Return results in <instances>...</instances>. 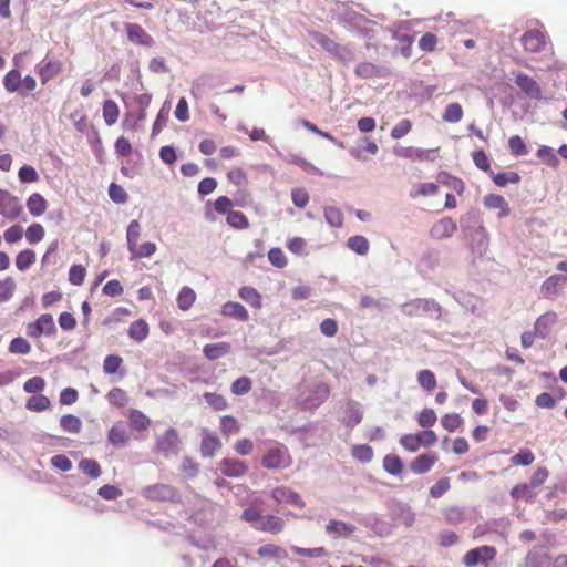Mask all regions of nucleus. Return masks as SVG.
I'll list each match as a JSON object with an SVG mask.
<instances>
[{
	"label": "nucleus",
	"instance_id": "23",
	"mask_svg": "<svg viewBox=\"0 0 567 567\" xmlns=\"http://www.w3.org/2000/svg\"><path fill=\"white\" fill-rule=\"evenodd\" d=\"M566 281L567 277L565 275H551L543 282L540 292L545 298H553Z\"/></svg>",
	"mask_w": 567,
	"mask_h": 567
},
{
	"label": "nucleus",
	"instance_id": "52",
	"mask_svg": "<svg viewBox=\"0 0 567 567\" xmlns=\"http://www.w3.org/2000/svg\"><path fill=\"white\" fill-rule=\"evenodd\" d=\"M439 183L446 184L449 187L454 189L458 195H461L465 189V184L461 178L452 176L445 172L439 174Z\"/></svg>",
	"mask_w": 567,
	"mask_h": 567
},
{
	"label": "nucleus",
	"instance_id": "40",
	"mask_svg": "<svg viewBox=\"0 0 567 567\" xmlns=\"http://www.w3.org/2000/svg\"><path fill=\"white\" fill-rule=\"evenodd\" d=\"M239 297L255 309L261 308V296L255 288L250 286L241 287L239 289Z\"/></svg>",
	"mask_w": 567,
	"mask_h": 567
},
{
	"label": "nucleus",
	"instance_id": "24",
	"mask_svg": "<svg viewBox=\"0 0 567 567\" xmlns=\"http://www.w3.org/2000/svg\"><path fill=\"white\" fill-rule=\"evenodd\" d=\"M557 321V315L555 312H546L537 318L535 324H534V331L537 334V337L544 339L546 338L551 327Z\"/></svg>",
	"mask_w": 567,
	"mask_h": 567
},
{
	"label": "nucleus",
	"instance_id": "12",
	"mask_svg": "<svg viewBox=\"0 0 567 567\" xmlns=\"http://www.w3.org/2000/svg\"><path fill=\"white\" fill-rule=\"evenodd\" d=\"M124 29L126 31L127 40L131 43L148 48L154 44L153 37L148 34L140 24L126 22L124 23Z\"/></svg>",
	"mask_w": 567,
	"mask_h": 567
},
{
	"label": "nucleus",
	"instance_id": "38",
	"mask_svg": "<svg viewBox=\"0 0 567 567\" xmlns=\"http://www.w3.org/2000/svg\"><path fill=\"white\" fill-rule=\"evenodd\" d=\"M221 446L219 439L215 435L203 437L200 443V454L204 457H212Z\"/></svg>",
	"mask_w": 567,
	"mask_h": 567
},
{
	"label": "nucleus",
	"instance_id": "2",
	"mask_svg": "<svg viewBox=\"0 0 567 567\" xmlns=\"http://www.w3.org/2000/svg\"><path fill=\"white\" fill-rule=\"evenodd\" d=\"M330 395L329 386L319 382L313 386L305 388L296 398V404L301 411L318 409Z\"/></svg>",
	"mask_w": 567,
	"mask_h": 567
},
{
	"label": "nucleus",
	"instance_id": "16",
	"mask_svg": "<svg viewBox=\"0 0 567 567\" xmlns=\"http://www.w3.org/2000/svg\"><path fill=\"white\" fill-rule=\"evenodd\" d=\"M219 471L227 477H240L246 474L248 466L238 458H223L218 464Z\"/></svg>",
	"mask_w": 567,
	"mask_h": 567
},
{
	"label": "nucleus",
	"instance_id": "27",
	"mask_svg": "<svg viewBox=\"0 0 567 567\" xmlns=\"http://www.w3.org/2000/svg\"><path fill=\"white\" fill-rule=\"evenodd\" d=\"M284 528V519L274 515L261 516L256 529L278 534Z\"/></svg>",
	"mask_w": 567,
	"mask_h": 567
},
{
	"label": "nucleus",
	"instance_id": "22",
	"mask_svg": "<svg viewBox=\"0 0 567 567\" xmlns=\"http://www.w3.org/2000/svg\"><path fill=\"white\" fill-rule=\"evenodd\" d=\"M550 557L543 547H533L526 555V567H549Z\"/></svg>",
	"mask_w": 567,
	"mask_h": 567
},
{
	"label": "nucleus",
	"instance_id": "7",
	"mask_svg": "<svg viewBox=\"0 0 567 567\" xmlns=\"http://www.w3.org/2000/svg\"><path fill=\"white\" fill-rule=\"evenodd\" d=\"M357 522L380 537H388L393 530V524L382 519L377 513L362 515L358 517Z\"/></svg>",
	"mask_w": 567,
	"mask_h": 567
},
{
	"label": "nucleus",
	"instance_id": "45",
	"mask_svg": "<svg viewBox=\"0 0 567 567\" xmlns=\"http://www.w3.org/2000/svg\"><path fill=\"white\" fill-rule=\"evenodd\" d=\"M196 300L195 291L189 287H183L177 296V305L181 310H188Z\"/></svg>",
	"mask_w": 567,
	"mask_h": 567
},
{
	"label": "nucleus",
	"instance_id": "10",
	"mask_svg": "<svg viewBox=\"0 0 567 567\" xmlns=\"http://www.w3.org/2000/svg\"><path fill=\"white\" fill-rule=\"evenodd\" d=\"M55 331L56 327L50 313L41 315L35 321L27 326V334L30 338H39L42 334L52 336Z\"/></svg>",
	"mask_w": 567,
	"mask_h": 567
},
{
	"label": "nucleus",
	"instance_id": "13",
	"mask_svg": "<svg viewBox=\"0 0 567 567\" xmlns=\"http://www.w3.org/2000/svg\"><path fill=\"white\" fill-rule=\"evenodd\" d=\"M520 41L526 51L537 53L545 49L546 35L537 29H532L522 35Z\"/></svg>",
	"mask_w": 567,
	"mask_h": 567
},
{
	"label": "nucleus",
	"instance_id": "8",
	"mask_svg": "<svg viewBox=\"0 0 567 567\" xmlns=\"http://www.w3.org/2000/svg\"><path fill=\"white\" fill-rule=\"evenodd\" d=\"M496 557V549L493 546L483 545L468 550L463 557L465 567H476L480 564H488Z\"/></svg>",
	"mask_w": 567,
	"mask_h": 567
},
{
	"label": "nucleus",
	"instance_id": "64",
	"mask_svg": "<svg viewBox=\"0 0 567 567\" xmlns=\"http://www.w3.org/2000/svg\"><path fill=\"white\" fill-rule=\"evenodd\" d=\"M19 181L23 184L35 183L39 181V174L31 165L24 164L18 172Z\"/></svg>",
	"mask_w": 567,
	"mask_h": 567
},
{
	"label": "nucleus",
	"instance_id": "59",
	"mask_svg": "<svg viewBox=\"0 0 567 567\" xmlns=\"http://www.w3.org/2000/svg\"><path fill=\"white\" fill-rule=\"evenodd\" d=\"M16 290V281L12 277L0 280V302L9 301Z\"/></svg>",
	"mask_w": 567,
	"mask_h": 567
},
{
	"label": "nucleus",
	"instance_id": "32",
	"mask_svg": "<svg viewBox=\"0 0 567 567\" xmlns=\"http://www.w3.org/2000/svg\"><path fill=\"white\" fill-rule=\"evenodd\" d=\"M109 442L115 447H123L127 444L130 435L121 425H113L107 432Z\"/></svg>",
	"mask_w": 567,
	"mask_h": 567
},
{
	"label": "nucleus",
	"instance_id": "51",
	"mask_svg": "<svg viewBox=\"0 0 567 567\" xmlns=\"http://www.w3.org/2000/svg\"><path fill=\"white\" fill-rule=\"evenodd\" d=\"M463 117V109L458 103H450L446 105L442 115L443 121L447 123H458Z\"/></svg>",
	"mask_w": 567,
	"mask_h": 567
},
{
	"label": "nucleus",
	"instance_id": "39",
	"mask_svg": "<svg viewBox=\"0 0 567 567\" xmlns=\"http://www.w3.org/2000/svg\"><path fill=\"white\" fill-rule=\"evenodd\" d=\"M257 554L260 557H269L277 560L285 559L287 557V551L275 544H266L258 548Z\"/></svg>",
	"mask_w": 567,
	"mask_h": 567
},
{
	"label": "nucleus",
	"instance_id": "34",
	"mask_svg": "<svg viewBox=\"0 0 567 567\" xmlns=\"http://www.w3.org/2000/svg\"><path fill=\"white\" fill-rule=\"evenodd\" d=\"M127 419L131 427L136 431H145L151 423L148 416H146L142 411L136 409H131L128 411Z\"/></svg>",
	"mask_w": 567,
	"mask_h": 567
},
{
	"label": "nucleus",
	"instance_id": "3",
	"mask_svg": "<svg viewBox=\"0 0 567 567\" xmlns=\"http://www.w3.org/2000/svg\"><path fill=\"white\" fill-rule=\"evenodd\" d=\"M292 460L289 454L288 447L282 444L275 442L265 452L261 464L268 470L287 468L291 465Z\"/></svg>",
	"mask_w": 567,
	"mask_h": 567
},
{
	"label": "nucleus",
	"instance_id": "29",
	"mask_svg": "<svg viewBox=\"0 0 567 567\" xmlns=\"http://www.w3.org/2000/svg\"><path fill=\"white\" fill-rule=\"evenodd\" d=\"M231 350V346L228 342L208 343L203 348V353L208 360H218Z\"/></svg>",
	"mask_w": 567,
	"mask_h": 567
},
{
	"label": "nucleus",
	"instance_id": "31",
	"mask_svg": "<svg viewBox=\"0 0 567 567\" xmlns=\"http://www.w3.org/2000/svg\"><path fill=\"white\" fill-rule=\"evenodd\" d=\"M27 207L32 216L38 217L44 214L48 208V203L41 194L33 193L27 199Z\"/></svg>",
	"mask_w": 567,
	"mask_h": 567
},
{
	"label": "nucleus",
	"instance_id": "19",
	"mask_svg": "<svg viewBox=\"0 0 567 567\" xmlns=\"http://www.w3.org/2000/svg\"><path fill=\"white\" fill-rule=\"evenodd\" d=\"M355 530H357V527L353 524L346 523V522L338 520V519H330L328 522V524L326 525V533L329 536H332L334 538L351 537Z\"/></svg>",
	"mask_w": 567,
	"mask_h": 567
},
{
	"label": "nucleus",
	"instance_id": "57",
	"mask_svg": "<svg viewBox=\"0 0 567 567\" xmlns=\"http://www.w3.org/2000/svg\"><path fill=\"white\" fill-rule=\"evenodd\" d=\"M444 517L451 525H458L465 520V511L458 506H450L444 511Z\"/></svg>",
	"mask_w": 567,
	"mask_h": 567
},
{
	"label": "nucleus",
	"instance_id": "11",
	"mask_svg": "<svg viewBox=\"0 0 567 567\" xmlns=\"http://www.w3.org/2000/svg\"><path fill=\"white\" fill-rule=\"evenodd\" d=\"M23 212L20 199L9 192L0 189V215L8 219H17Z\"/></svg>",
	"mask_w": 567,
	"mask_h": 567
},
{
	"label": "nucleus",
	"instance_id": "54",
	"mask_svg": "<svg viewBox=\"0 0 567 567\" xmlns=\"http://www.w3.org/2000/svg\"><path fill=\"white\" fill-rule=\"evenodd\" d=\"M168 115H169V105L167 106V102H165L163 104V106L161 107V110L158 111L157 116L153 123L152 136H156L157 134L161 133V131L167 123Z\"/></svg>",
	"mask_w": 567,
	"mask_h": 567
},
{
	"label": "nucleus",
	"instance_id": "20",
	"mask_svg": "<svg viewBox=\"0 0 567 567\" xmlns=\"http://www.w3.org/2000/svg\"><path fill=\"white\" fill-rule=\"evenodd\" d=\"M436 461L437 456L435 453H425L416 456L409 467L413 474L421 475L430 472Z\"/></svg>",
	"mask_w": 567,
	"mask_h": 567
},
{
	"label": "nucleus",
	"instance_id": "36",
	"mask_svg": "<svg viewBox=\"0 0 567 567\" xmlns=\"http://www.w3.org/2000/svg\"><path fill=\"white\" fill-rule=\"evenodd\" d=\"M21 73L18 69L10 70L3 78V86L9 93H18L21 89Z\"/></svg>",
	"mask_w": 567,
	"mask_h": 567
},
{
	"label": "nucleus",
	"instance_id": "49",
	"mask_svg": "<svg viewBox=\"0 0 567 567\" xmlns=\"http://www.w3.org/2000/svg\"><path fill=\"white\" fill-rule=\"evenodd\" d=\"M140 235L141 225L138 220H131L126 229V241L128 251H133L135 249Z\"/></svg>",
	"mask_w": 567,
	"mask_h": 567
},
{
	"label": "nucleus",
	"instance_id": "6",
	"mask_svg": "<svg viewBox=\"0 0 567 567\" xmlns=\"http://www.w3.org/2000/svg\"><path fill=\"white\" fill-rule=\"evenodd\" d=\"M386 508L393 522L402 523L406 527H411L414 524L415 513L408 503L391 499L388 502Z\"/></svg>",
	"mask_w": 567,
	"mask_h": 567
},
{
	"label": "nucleus",
	"instance_id": "55",
	"mask_svg": "<svg viewBox=\"0 0 567 567\" xmlns=\"http://www.w3.org/2000/svg\"><path fill=\"white\" fill-rule=\"evenodd\" d=\"M472 158H473L475 166L478 169L487 173L489 176L493 175V171L491 169L489 158L486 155L484 150H477V151L473 152Z\"/></svg>",
	"mask_w": 567,
	"mask_h": 567
},
{
	"label": "nucleus",
	"instance_id": "21",
	"mask_svg": "<svg viewBox=\"0 0 567 567\" xmlns=\"http://www.w3.org/2000/svg\"><path fill=\"white\" fill-rule=\"evenodd\" d=\"M37 69L42 84H47L62 71V63L59 60H43Z\"/></svg>",
	"mask_w": 567,
	"mask_h": 567
},
{
	"label": "nucleus",
	"instance_id": "18",
	"mask_svg": "<svg viewBox=\"0 0 567 567\" xmlns=\"http://www.w3.org/2000/svg\"><path fill=\"white\" fill-rule=\"evenodd\" d=\"M456 229V223L451 217H444L432 226L430 234L433 238L441 240L450 238Z\"/></svg>",
	"mask_w": 567,
	"mask_h": 567
},
{
	"label": "nucleus",
	"instance_id": "15",
	"mask_svg": "<svg viewBox=\"0 0 567 567\" xmlns=\"http://www.w3.org/2000/svg\"><path fill=\"white\" fill-rule=\"evenodd\" d=\"M362 419H363V409H362L361 403H359L355 400H348L346 403L342 423L347 427L353 429L358 424L361 423Z\"/></svg>",
	"mask_w": 567,
	"mask_h": 567
},
{
	"label": "nucleus",
	"instance_id": "25",
	"mask_svg": "<svg viewBox=\"0 0 567 567\" xmlns=\"http://www.w3.org/2000/svg\"><path fill=\"white\" fill-rule=\"evenodd\" d=\"M484 206L488 209H499L498 217L503 218L509 215V207L502 195L488 194L483 199Z\"/></svg>",
	"mask_w": 567,
	"mask_h": 567
},
{
	"label": "nucleus",
	"instance_id": "35",
	"mask_svg": "<svg viewBox=\"0 0 567 567\" xmlns=\"http://www.w3.org/2000/svg\"><path fill=\"white\" fill-rule=\"evenodd\" d=\"M78 466L79 470L91 480H96L102 474L99 462L93 458H82Z\"/></svg>",
	"mask_w": 567,
	"mask_h": 567
},
{
	"label": "nucleus",
	"instance_id": "5",
	"mask_svg": "<svg viewBox=\"0 0 567 567\" xmlns=\"http://www.w3.org/2000/svg\"><path fill=\"white\" fill-rule=\"evenodd\" d=\"M142 496L151 501L178 502L179 494L175 487L168 484H154L143 488Z\"/></svg>",
	"mask_w": 567,
	"mask_h": 567
},
{
	"label": "nucleus",
	"instance_id": "58",
	"mask_svg": "<svg viewBox=\"0 0 567 567\" xmlns=\"http://www.w3.org/2000/svg\"><path fill=\"white\" fill-rule=\"evenodd\" d=\"M251 386H252L251 379L249 377L244 375V377L236 379L231 383L230 390L235 395H244V394H247L251 390Z\"/></svg>",
	"mask_w": 567,
	"mask_h": 567
},
{
	"label": "nucleus",
	"instance_id": "28",
	"mask_svg": "<svg viewBox=\"0 0 567 567\" xmlns=\"http://www.w3.org/2000/svg\"><path fill=\"white\" fill-rule=\"evenodd\" d=\"M516 85L530 97H538L540 89L537 82L527 74L519 73L515 79Z\"/></svg>",
	"mask_w": 567,
	"mask_h": 567
},
{
	"label": "nucleus",
	"instance_id": "17",
	"mask_svg": "<svg viewBox=\"0 0 567 567\" xmlns=\"http://www.w3.org/2000/svg\"><path fill=\"white\" fill-rule=\"evenodd\" d=\"M434 150H422L417 147H395L394 154L399 157L412 161H434Z\"/></svg>",
	"mask_w": 567,
	"mask_h": 567
},
{
	"label": "nucleus",
	"instance_id": "44",
	"mask_svg": "<svg viewBox=\"0 0 567 567\" xmlns=\"http://www.w3.org/2000/svg\"><path fill=\"white\" fill-rule=\"evenodd\" d=\"M60 426L68 433L76 434L82 430V421L73 414H65L60 420Z\"/></svg>",
	"mask_w": 567,
	"mask_h": 567
},
{
	"label": "nucleus",
	"instance_id": "47",
	"mask_svg": "<svg viewBox=\"0 0 567 567\" xmlns=\"http://www.w3.org/2000/svg\"><path fill=\"white\" fill-rule=\"evenodd\" d=\"M102 111H103V117H104L106 125L111 126L116 123V121L118 118L120 111H118V106L116 105V103L113 100H106L103 103Z\"/></svg>",
	"mask_w": 567,
	"mask_h": 567
},
{
	"label": "nucleus",
	"instance_id": "1",
	"mask_svg": "<svg viewBox=\"0 0 567 567\" xmlns=\"http://www.w3.org/2000/svg\"><path fill=\"white\" fill-rule=\"evenodd\" d=\"M460 227L466 238L476 243L480 250L486 249L488 237L481 217V212L472 208L460 218Z\"/></svg>",
	"mask_w": 567,
	"mask_h": 567
},
{
	"label": "nucleus",
	"instance_id": "26",
	"mask_svg": "<svg viewBox=\"0 0 567 567\" xmlns=\"http://www.w3.org/2000/svg\"><path fill=\"white\" fill-rule=\"evenodd\" d=\"M221 315L225 317H230L239 321H247L249 319V315L247 309L239 302L228 301L221 307Z\"/></svg>",
	"mask_w": 567,
	"mask_h": 567
},
{
	"label": "nucleus",
	"instance_id": "63",
	"mask_svg": "<svg viewBox=\"0 0 567 567\" xmlns=\"http://www.w3.org/2000/svg\"><path fill=\"white\" fill-rule=\"evenodd\" d=\"M107 398H109L110 403L117 408H123L128 402L126 392L121 388H113L107 393Z\"/></svg>",
	"mask_w": 567,
	"mask_h": 567
},
{
	"label": "nucleus",
	"instance_id": "56",
	"mask_svg": "<svg viewBox=\"0 0 567 567\" xmlns=\"http://www.w3.org/2000/svg\"><path fill=\"white\" fill-rule=\"evenodd\" d=\"M417 382L425 391H433L436 386V378L431 370H421L417 373Z\"/></svg>",
	"mask_w": 567,
	"mask_h": 567
},
{
	"label": "nucleus",
	"instance_id": "37",
	"mask_svg": "<svg viewBox=\"0 0 567 567\" xmlns=\"http://www.w3.org/2000/svg\"><path fill=\"white\" fill-rule=\"evenodd\" d=\"M383 468L390 475L398 476L403 471V462L396 454H386L383 457Z\"/></svg>",
	"mask_w": 567,
	"mask_h": 567
},
{
	"label": "nucleus",
	"instance_id": "30",
	"mask_svg": "<svg viewBox=\"0 0 567 567\" xmlns=\"http://www.w3.org/2000/svg\"><path fill=\"white\" fill-rule=\"evenodd\" d=\"M417 303L421 307L422 313L435 320L441 319L443 309L436 300L432 298H417Z\"/></svg>",
	"mask_w": 567,
	"mask_h": 567
},
{
	"label": "nucleus",
	"instance_id": "42",
	"mask_svg": "<svg viewBox=\"0 0 567 567\" xmlns=\"http://www.w3.org/2000/svg\"><path fill=\"white\" fill-rule=\"evenodd\" d=\"M537 157L549 167H557L559 164L555 150L547 145H542L537 150Z\"/></svg>",
	"mask_w": 567,
	"mask_h": 567
},
{
	"label": "nucleus",
	"instance_id": "61",
	"mask_svg": "<svg viewBox=\"0 0 567 567\" xmlns=\"http://www.w3.org/2000/svg\"><path fill=\"white\" fill-rule=\"evenodd\" d=\"M352 456L362 463H369L373 457V450L368 444L354 445L352 449Z\"/></svg>",
	"mask_w": 567,
	"mask_h": 567
},
{
	"label": "nucleus",
	"instance_id": "9",
	"mask_svg": "<svg viewBox=\"0 0 567 567\" xmlns=\"http://www.w3.org/2000/svg\"><path fill=\"white\" fill-rule=\"evenodd\" d=\"M178 442L179 436L177 430L174 427H169L165 431L163 435L156 437L154 450L155 452L167 458L171 455L177 453Z\"/></svg>",
	"mask_w": 567,
	"mask_h": 567
},
{
	"label": "nucleus",
	"instance_id": "43",
	"mask_svg": "<svg viewBox=\"0 0 567 567\" xmlns=\"http://www.w3.org/2000/svg\"><path fill=\"white\" fill-rule=\"evenodd\" d=\"M35 259L34 250L24 249L17 255L16 266L20 271H25L35 262Z\"/></svg>",
	"mask_w": 567,
	"mask_h": 567
},
{
	"label": "nucleus",
	"instance_id": "4",
	"mask_svg": "<svg viewBox=\"0 0 567 567\" xmlns=\"http://www.w3.org/2000/svg\"><path fill=\"white\" fill-rule=\"evenodd\" d=\"M312 39L318 45L343 64H349L354 61V53L349 47L339 44L328 35L320 32H315L312 34Z\"/></svg>",
	"mask_w": 567,
	"mask_h": 567
},
{
	"label": "nucleus",
	"instance_id": "53",
	"mask_svg": "<svg viewBox=\"0 0 567 567\" xmlns=\"http://www.w3.org/2000/svg\"><path fill=\"white\" fill-rule=\"evenodd\" d=\"M227 224L236 229H246L249 226L248 218L243 212L230 210L227 215Z\"/></svg>",
	"mask_w": 567,
	"mask_h": 567
},
{
	"label": "nucleus",
	"instance_id": "50",
	"mask_svg": "<svg viewBox=\"0 0 567 567\" xmlns=\"http://www.w3.org/2000/svg\"><path fill=\"white\" fill-rule=\"evenodd\" d=\"M51 405L50 400L42 394H35L28 399L25 408L30 411L42 412Z\"/></svg>",
	"mask_w": 567,
	"mask_h": 567
},
{
	"label": "nucleus",
	"instance_id": "14",
	"mask_svg": "<svg viewBox=\"0 0 567 567\" xmlns=\"http://www.w3.org/2000/svg\"><path fill=\"white\" fill-rule=\"evenodd\" d=\"M271 497L279 504L286 503L299 508L305 507V502L302 501L301 496L297 492L285 486L274 488L271 491Z\"/></svg>",
	"mask_w": 567,
	"mask_h": 567
},
{
	"label": "nucleus",
	"instance_id": "60",
	"mask_svg": "<svg viewBox=\"0 0 567 567\" xmlns=\"http://www.w3.org/2000/svg\"><path fill=\"white\" fill-rule=\"evenodd\" d=\"M324 218L331 227H340L343 223L342 212L333 206L324 207Z\"/></svg>",
	"mask_w": 567,
	"mask_h": 567
},
{
	"label": "nucleus",
	"instance_id": "62",
	"mask_svg": "<svg viewBox=\"0 0 567 567\" xmlns=\"http://www.w3.org/2000/svg\"><path fill=\"white\" fill-rule=\"evenodd\" d=\"M44 228L41 224L34 223L25 230V237L29 244L34 245L41 241L44 237Z\"/></svg>",
	"mask_w": 567,
	"mask_h": 567
},
{
	"label": "nucleus",
	"instance_id": "48",
	"mask_svg": "<svg viewBox=\"0 0 567 567\" xmlns=\"http://www.w3.org/2000/svg\"><path fill=\"white\" fill-rule=\"evenodd\" d=\"M491 177L498 187H505L508 183L517 184L520 182V175L516 172L493 173Z\"/></svg>",
	"mask_w": 567,
	"mask_h": 567
},
{
	"label": "nucleus",
	"instance_id": "41",
	"mask_svg": "<svg viewBox=\"0 0 567 567\" xmlns=\"http://www.w3.org/2000/svg\"><path fill=\"white\" fill-rule=\"evenodd\" d=\"M347 247L358 255L364 256L369 250V240L361 235L351 236L347 240Z\"/></svg>",
	"mask_w": 567,
	"mask_h": 567
},
{
	"label": "nucleus",
	"instance_id": "33",
	"mask_svg": "<svg viewBox=\"0 0 567 567\" xmlns=\"http://www.w3.org/2000/svg\"><path fill=\"white\" fill-rule=\"evenodd\" d=\"M150 333V328L144 319H137L128 328V337L137 342L144 341Z\"/></svg>",
	"mask_w": 567,
	"mask_h": 567
},
{
	"label": "nucleus",
	"instance_id": "46",
	"mask_svg": "<svg viewBox=\"0 0 567 567\" xmlns=\"http://www.w3.org/2000/svg\"><path fill=\"white\" fill-rule=\"evenodd\" d=\"M203 398L205 402L215 411H224L228 409V402L221 394L205 392Z\"/></svg>",
	"mask_w": 567,
	"mask_h": 567
}]
</instances>
